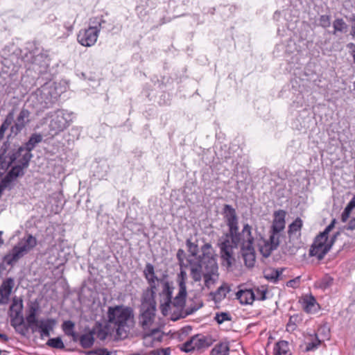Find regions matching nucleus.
Returning a JSON list of instances; mask_svg holds the SVG:
<instances>
[{"label": "nucleus", "instance_id": "nucleus-1", "mask_svg": "<svg viewBox=\"0 0 355 355\" xmlns=\"http://www.w3.org/2000/svg\"><path fill=\"white\" fill-rule=\"evenodd\" d=\"M187 275L185 270L181 269L178 275L179 291L177 295L172 301L173 287L166 280H162V291L159 293V308L162 313L166 316L171 315L173 320H177L181 318L193 313L202 306L201 301L195 302V304L185 306L187 297L186 280Z\"/></svg>", "mask_w": 355, "mask_h": 355}, {"label": "nucleus", "instance_id": "nucleus-2", "mask_svg": "<svg viewBox=\"0 0 355 355\" xmlns=\"http://www.w3.org/2000/svg\"><path fill=\"white\" fill-rule=\"evenodd\" d=\"M225 220L230 227V234H227L220 243L221 258L230 266L234 261L235 250L240 246V252L244 258V242L241 241V235L238 233L237 218L234 209L226 205L224 207Z\"/></svg>", "mask_w": 355, "mask_h": 355}, {"label": "nucleus", "instance_id": "nucleus-3", "mask_svg": "<svg viewBox=\"0 0 355 355\" xmlns=\"http://www.w3.org/2000/svg\"><path fill=\"white\" fill-rule=\"evenodd\" d=\"M107 324L115 329L116 335L125 338L135 326V314L132 307L125 305L109 306Z\"/></svg>", "mask_w": 355, "mask_h": 355}, {"label": "nucleus", "instance_id": "nucleus-4", "mask_svg": "<svg viewBox=\"0 0 355 355\" xmlns=\"http://www.w3.org/2000/svg\"><path fill=\"white\" fill-rule=\"evenodd\" d=\"M200 261L204 265V285L208 289L211 288L218 281V266L214 250L209 243H205L201 248Z\"/></svg>", "mask_w": 355, "mask_h": 355}, {"label": "nucleus", "instance_id": "nucleus-5", "mask_svg": "<svg viewBox=\"0 0 355 355\" xmlns=\"http://www.w3.org/2000/svg\"><path fill=\"white\" fill-rule=\"evenodd\" d=\"M38 311V304H32L29 306L26 316L27 325L33 332L38 331L41 338L49 337L51 331L53 330L57 324V321L53 318L37 320Z\"/></svg>", "mask_w": 355, "mask_h": 355}, {"label": "nucleus", "instance_id": "nucleus-6", "mask_svg": "<svg viewBox=\"0 0 355 355\" xmlns=\"http://www.w3.org/2000/svg\"><path fill=\"white\" fill-rule=\"evenodd\" d=\"M335 223L336 220L334 219L324 230L315 238L309 250L310 256L316 257L318 260H322L331 250L337 236L339 234L337 232L330 239L328 238V234L334 227Z\"/></svg>", "mask_w": 355, "mask_h": 355}, {"label": "nucleus", "instance_id": "nucleus-7", "mask_svg": "<svg viewBox=\"0 0 355 355\" xmlns=\"http://www.w3.org/2000/svg\"><path fill=\"white\" fill-rule=\"evenodd\" d=\"M37 245V239L31 234H27L19 240L11 251L6 255L4 260L8 265H13L28 254Z\"/></svg>", "mask_w": 355, "mask_h": 355}, {"label": "nucleus", "instance_id": "nucleus-8", "mask_svg": "<svg viewBox=\"0 0 355 355\" xmlns=\"http://www.w3.org/2000/svg\"><path fill=\"white\" fill-rule=\"evenodd\" d=\"M105 21L103 17H96L89 19V26L79 31L77 35L78 42L83 46H94L98 37L101 24Z\"/></svg>", "mask_w": 355, "mask_h": 355}, {"label": "nucleus", "instance_id": "nucleus-9", "mask_svg": "<svg viewBox=\"0 0 355 355\" xmlns=\"http://www.w3.org/2000/svg\"><path fill=\"white\" fill-rule=\"evenodd\" d=\"M245 240L248 243V245H245V266L252 268L256 261L254 246L259 245V241L262 237L256 229H253L248 225H245Z\"/></svg>", "mask_w": 355, "mask_h": 355}, {"label": "nucleus", "instance_id": "nucleus-10", "mask_svg": "<svg viewBox=\"0 0 355 355\" xmlns=\"http://www.w3.org/2000/svg\"><path fill=\"white\" fill-rule=\"evenodd\" d=\"M215 342V339L209 335L196 334L184 343L180 349L185 352L201 350L209 347Z\"/></svg>", "mask_w": 355, "mask_h": 355}, {"label": "nucleus", "instance_id": "nucleus-11", "mask_svg": "<svg viewBox=\"0 0 355 355\" xmlns=\"http://www.w3.org/2000/svg\"><path fill=\"white\" fill-rule=\"evenodd\" d=\"M42 139V137L40 135H32L28 141L26 143L24 148L20 147L15 153L12 154L8 164H11L15 159H16L17 155L18 157L22 156V160L21 162L24 166L28 165V162L32 157L31 151L35 147L36 144L41 142Z\"/></svg>", "mask_w": 355, "mask_h": 355}, {"label": "nucleus", "instance_id": "nucleus-12", "mask_svg": "<svg viewBox=\"0 0 355 355\" xmlns=\"http://www.w3.org/2000/svg\"><path fill=\"white\" fill-rule=\"evenodd\" d=\"M49 128L55 134L63 131L72 121V114L64 110H58L51 114Z\"/></svg>", "mask_w": 355, "mask_h": 355}, {"label": "nucleus", "instance_id": "nucleus-13", "mask_svg": "<svg viewBox=\"0 0 355 355\" xmlns=\"http://www.w3.org/2000/svg\"><path fill=\"white\" fill-rule=\"evenodd\" d=\"M157 309H140L138 315V325L142 331L159 327L157 325Z\"/></svg>", "mask_w": 355, "mask_h": 355}, {"label": "nucleus", "instance_id": "nucleus-14", "mask_svg": "<svg viewBox=\"0 0 355 355\" xmlns=\"http://www.w3.org/2000/svg\"><path fill=\"white\" fill-rule=\"evenodd\" d=\"M164 333L159 327L141 331L143 345L146 347H154L163 340Z\"/></svg>", "mask_w": 355, "mask_h": 355}, {"label": "nucleus", "instance_id": "nucleus-15", "mask_svg": "<svg viewBox=\"0 0 355 355\" xmlns=\"http://www.w3.org/2000/svg\"><path fill=\"white\" fill-rule=\"evenodd\" d=\"M270 234L269 239L260 247V252L264 257H268L278 248L280 242V232L270 230Z\"/></svg>", "mask_w": 355, "mask_h": 355}, {"label": "nucleus", "instance_id": "nucleus-16", "mask_svg": "<svg viewBox=\"0 0 355 355\" xmlns=\"http://www.w3.org/2000/svg\"><path fill=\"white\" fill-rule=\"evenodd\" d=\"M30 112L26 109H21L14 124L10 127L11 134L18 135L30 121Z\"/></svg>", "mask_w": 355, "mask_h": 355}, {"label": "nucleus", "instance_id": "nucleus-17", "mask_svg": "<svg viewBox=\"0 0 355 355\" xmlns=\"http://www.w3.org/2000/svg\"><path fill=\"white\" fill-rule=\"evenodd\" d=\"M155 288L148 287L141 295L140 309H156L157 303L155 301Z\"/></svg>", "mask_w": 355, "mask_h": 355}, {"label": "nucleus", "instance_id": "nucleus-18", "mask_svg": "<svg viewBox=\"0 0 355 355\" xmlns=\"http://www.w3.org/2000/svg\"><path fill=\"white\" fill-rule=\"evenodd\" d=\"M11 156H12V155L8 157L7 161H5L7 166H10L15 161L17 162V164L12 166L11 170L9 171V173L5 177V180L7 181H11V180L15 179L16 178H17L18 176L23 175V169L28 166V165L24 166L21 164V161L22 160V156L18 157L17 155V159H15L11 164H9L8 162H9L10 157Z\"/></svg>", "mask_w": 355, "mask_h": 355}, {"label": "nucleus", "instance_id": "nucleus-19", "mask_svg": "<svg viewBox=\"0 0 355 355\" xmlns=\"http://www.w3.org/2000/svg\"><path fill=\"white\" fill-rule=\"evenodd\" d=\"M286 213L282 209L275 211L272 224L270 230L276 232H282L285 228V218Z\"/></svg>", "mask_w": 355, "mask_h": 355}, {"label": "nucleus", "instance_id": "nucleus-20", "mask_svg": "<svg viewBox=\"0 0 355 355\" xmlns=\"http://www.w3.org/2000/svg\"><path fill=\"white\" fill-rule=\"evenodd\" d=\"M13 286L14 280L12 278H8L3 282L0 286V304H6L8 302Z\"/></svg>", "mask_w": 355, "mask_h": 355}, {"label": "nucleus", "instance_id": "nucleus-21", "mask_svg": "<svg viewBox=\"0 0 355 355\" xmlns=\"http://www.w3.org/2000/svg\"><path fill=\"white\" fill-rule=\"evenodd\" d=\"M266 291L264 288H255L253 289L245 288V304H252L255 300H263L266 299Z\"/></svg>", "mask_w": 355, "mask_h": 355}, {"label": "nucleus", "instance_id": "nucleus-22", "mask_svg": "<svg viewBox=\"0 0 355 355\" xmlns=\"http://www.w3.org/2000/svg\"><path fill=\"white\" fill-rule=\"evenodd\" d=\"M23 309V302L21 300H19L15 297L12 300V303L10 306V310L15 313V319L12 321V325L16 327L17 325H21L23 323L24 319L23 317L21 316L19 318L18 317L21 315Z\"/></svg>", "mask_w": 355, "mask_h": 355}, {"label": "nucleus", "instance_id": "nucleus-23", "mask_svg": "<svg viewBox=\"0 0 355 355\" xmlns=\"http://www.w3.org/2000/svg\"><path fill=\"white\" fill-rule=\"evenodd\" d=\"M190 275L196 282H200L203 275L204 265L200 259L197 261H189Z\"/></svg>", "mask_w": 355, "mask_h": 355}, {"label": "nucleus", "instance_id": "nucleus-24", "mask_svg": "<svg viewBox=\"0 0 355 355\" xmlns=\"http://www.w3.org/2000/svg\"><path fill=\"white\" fill-rule=\"evenodd\" d=\"M144 275L149 284L148 287L150 288H157L156 282H159L161 284V281L162 280L158 279L156 276L154 266L150 263H146L144 270Z\"/></svg>", "mask_w": 355, "mask_h": 355}, {"label": "nucleus", "instance_id": "nucleus-25", "mask_svg": "<svg viewBox=\"0 0 355 355\" xmlns=\"http://www.w3.org/2000/svg\"><path fill=\"white\" fill-rule=\"evenodd\" d=\"M95 329L82 334L78 338L80 345L85 349L90 348L94 343Z\"/></svg>", "mask_w": 355, "mask_h": 355}, {"label": "nucleus", "instance_id": "nucleus-26", "mask_svg": "<svg viewBox=\"0 0 355 355\" xmlns=\"http://www.w3.org/2000/svg\"><path fill=\"white\" fill-rule=\"evenodd\" d=\"M302 220L300 218H297L291 225L288 226V234L290 238L292 237H300L301 235V229L302 227Z\"/></svg>", "mask_w": 355, "mask_h": 355}, {"label": "nucleus", "instance_id": "nucleus-27", "mask_svg": "<svg viewBox=\"0 0 355 355\" xmlns=\"http://www.w3.org/2000/svg\"><path fill=\"white\" fill-rule=\"evenodd\" d=\"M275 355H291L288 347V343L285 340H280L276 343L274 347Z\"/></svg>", "mask_w": 355, "mask_h": 355}, {"label": "nucleus", "instance_id": "nucleus-28", "mask_svg": "<svg viewBox=\"0 0 355 355\" xmlns=\"http://www.w3.org/2000/svg\"><path fill=\"white\" fill-rule=\"evenodd\" d=\"M283 270V268H268L263 272L264 277L272 282H277Z\"/></svg>", "mask_w": 355, "mask_h": 355}, {"label": "nucleus", "instance_id": "nucleus-29", "mask_svg": "<svg viewBox=\"0 0 355 355\" xmlns=\"http://www.w3.org/2000/svg\"><path fill=\"white\" fill-rule=\"evenodd\" d=\"M14 119V112H10L7 115L2 123L1 127H0V142L4 137V134L6 130L10 127V125L12 124Z\"/></svg>", "mask_w": 355, "mask_h": 355}, {"label": "nucleus", "instance_id": "nucleus-30", "mask_svg": "<svg viewBox=\"0 0 355 355\" xmlns=\"http://www.w3.org/2000/svg\"><path fill=\"white\" fill-rule=\"evenodd\" d=\"M317 303L312 296H306L303 300V307L306 312L312 313L316 311Z\"/></svg>", "mask_w": 355, "mask_h": 355}, {"label": "nucleus", "instance_id": "nucleus-31", "mask_svg": "<svg viewBox=\"0 0 355 355\" xmlns=\"http://www.w3.org/2000/svg\"><path fill=\"white\" fill-rule=\"evenodd\" d=\"M229 352V346L226 343H219L211 349L210 355H227Z\"/></svg>", "mask_w": 355, "mask_h": 355}, {"label": "nucleus", "instance_id": "nucleus-32", "mask_svg": "<svg viewBox=\"0 0 355 355\" xmlns=\"http://www.w3.org/2000/svg\"><path fill=\"white\" fill-rule=\"evenodd\" d=\"M229 291L230 288L226 284H223L214 293V299L215 300H221L226 297V295Z\"/></svg>", "mask_w": 355, "mask_h": 355}, {"label": "nucleus", "instance_id": "nucleus-33", "mask_svg": "<svg viewBox=\"0 0 355 355\" xmlns=\"http://www.w3.org/2000/svg\"><path fill=\"white\" fill-rule=\"evenodd\" d=\"M46 345L54 349H62L64 348V345L60 337L50 338L47 341Z\"/></svg>", "mask_w": 355, "mask_h": 355}, {"label": "nucleus", "instance_id": "nucleus-34", "mask_svg": "<svg viewBox=\"0 0 355 355\" xmlns=\"http://www.w3.org/2000/svg\"><path fill=\"white\" fill-rule=\"evenodd\" d=\"M333 26L334 28V34L336 32H345L347 27L346 23L343 19H336L333 23Z\"/></svg>", "mask_w": 355, "mask_h": 355}, {"label": "nucleus", "instance_id": "nucleus-35", "mask_svg": "<svg viewBox=\"0 0 355 355\" xmlns=\"http://www.w3.org/2000/svg\"><path fill=\"white\" fill-rule=\"evenodd\" d=\"M333 283V278L330 276H324L320 280L316 282V286L322 289H326L329 287Z\"/></svg>", "mask_w": 355, "mask_h": 355}, {"label": "nucleus", "instance_id": "nucleus-36", "mask_svg": "<svg viewBox=\"0 0 355 355\" xmlns=\"http://www.w3.org/2000/svg\"><path fill=\"white\" fill-rule=\"evenodd\" d=\"M311 336L312 338L310 342L307 343L306 346V352L311 351V350L316 349L320 345V343H321V341L318 339L316 334H315L313 336V337L312 336Z\"/></svg>", "mask_w": 355, "mask_h": 355}, {"label": "nucleus", "instance_id": "nucleus-37", "mask_svg": "<svg viewBox=\"0 0 355 355\" xmlns=\"http://www.w3.org/2000/svg\"><path fill=\"white\" fill-rule=\"evenodd\" d=\"M74 327L75 324L71 320L64 321L62 325V330L67 336L69 334H73Z\"/></svg>", "mask_w": 355, "mask_h": 355}, {"label": "nucleus", "instance_id": "nucleus-38", "mask_svg": "<svg viewBox=\"0 0 355 355\" xmlns=\"http://www.w3.org/2000/svg\"><path fill=\"white\" fill-rule=\"evenodd\" d=\"M188 251L191 253L192 256H196L198 252V245L192 243L190 239H187L186 242Z\"/></svg>", "mask_w": 355, "mask_h": 355}, {"label": "nucleus", "instance_id": "nucleus-39", "mask_svg": "<svg viewBox=\"0 0 355 355\" xmlns=\"http://www.w3.org/2000/svg\"><path fill=\"white\" fill-rule=\"evenodd\" d=\"M215 320L218 324H222L225 321L230 320L231 318L227 313L221 312L216 314Z\"/></svg>", "mask_w": 355, "mask_h": 355}, {"label": "nucleus", "instance_id": "nucleus-40", "mask_svg": "<svg viewBox=\"0 0 355 355\" xmlns=\"http://www.w3.org/2000/svg\"><path fill=\"white\" fill-rule=\"evenodd\" d=\"M171 351V350L170 347L158 349L150 352L149 355H170Z\"/></svg>", "mask_w": 355, "mask_h": 355}, {"label": "nucleus", "instance_id": "nucleus-41", "mask_svg": "<svg viewBox=\"0 0 355 355\" xmlns=\"http://www.w3.org/2000/svg\"><path fill=\"white\" fill-rule=\"evenodd\" d=\"M93 329H95V335H96L100 340H103L106 338L107 334L106 331L101 327H98L96 328H94Z\"/></svg>", "mask_w": 355, "mask_h": 355}, {"label": "nucleus", "instance_id": "nucleus-42", "mask_svg": "<svg viewBox=\"0 0 355 355\" xmlns=\"http://www.w3.org/2000/svg\"><path fill=\"white\" fill-rule=\"evenodd\" d=\"M319 22L320 26L324 28L329 27L330 26V17L328 15H321L319 19Z\"/></svg>", "mask_w": 355, "mask_h": 355}, {"label": "nucleus", "instance_id": "nucleus-43", "mask_svg": "<svg viewBox=\"0 0 355 355\" xmlns=\"http://www.w3.org/2000/svg\"><path fill=\"white\" fill-rule=\"evenodd\" d=\"M88 355H112V353L106 349H98L94 351H90L87 353Z\"/></svg>", "mask_w": 355, "mask_h": 355}, {"label": "nucleus", "instance_id": "nucleus-44", "mask_svg": "<svg viewBox=\"0 0 355 355\" xmlns=\"http://www.w3.org/2000/svg\"><path fill=\"white\" fill-rule=\"evenodd\" d=\"M296 319H297V317H293V316L290 317L288 322L287 323V325H286L287 331H293V330L295 329V328H296V324H295Z\"/></svg>", "mask_w": 355, "mask_h": 355}, {"label": "nucleus", "instance_id": "nucleus-45", "mask_svg": "<svg viewBox=\"0 0 355 355\" xmlns=\"http://www.w3.org/2000/svg\"><path fill=\"white\" fill-rule=\"evenodd\" d=\"M300 282V277H297L293 279L289 280L286 283V285L288 287L296 288L299 286Z\"/></svg>", "mask_w": 355, "mask_h": 355}, {"label": "nucleus", "instance_id": "nucleus-46", "mask_svg": "<svg viewBox=\"0 0 355 355\" xmlns=\"http://www.w3.org/2000/svg\"><path fill=\"white\" fill-rule=\"evenodd\" d=\"M347 47L349 50V53L352 56L353 61L355 64V44L354 43H349Z\"/></svg>", "mask_w": 355, "mask_h": 355}, {"label": "nucleus", "instance_id": "nucleus-47", "mask_svg": "<svg viewBox=\"0 0 355 355\" xmlns=\"http://www.w3.org/2000/svg\"><path fill=\"white\" fill-rule=\"evenodd\" d=\"M347 230H354L355 229V217L352 218L347 225Z\"/></svg>", "mask_w": 355, "mask_h": 355}, {"label": "nucleus", "instance_id": "nucleus-48", "mask_svg": "<svg viewBox=\"0 0 355 355\" xmlns=\"http://www.w3.org/2000/svg\"><path fill=\"white\" fill-rule=\"evenodd\" d=\"M352 36L355 39V19H352L351 32Z\"/></svg>", "mask_w": 355, "mask_h": 355}, {"label": "nucleus", "instance_id": "nucleus-49", "mask_svg": "<svg viewBox=\"0 0 355 355\" xmlns=\"http://www.w3.org/2000/svg\"><path fill=\"white\" fill-rule=\"evenodd\" d=\"M349 215H350V214L347 213L343 211V212L342 213V215H341L342 221L344 223L346 222L347 220V219L349 218Z\"/></svg>", "mask_w": 355, "mask_h": 355}, {"label": "nucleus", "instance_id": "nucleus-50", "mask_svg": "<svg viewBox=\"0 0 355 355\" xmlns=\"http://www.w3.org/2000/svg\"><path fill=\"white\" fill-rule=\"evenodd\" d=\"M347 206H349V207H351V209H354L355 208V196L352 198V199L349 202V203L347 204Z\"/></svg>", "mask_w": 355, "mask_h": 355}, {"label": "nucleus", "instance_id": "nucleus-51", "mask_svg": "<svg viewBox=\"0 0 355 355\" xmlns=\"http://www.w3.org/2000/svg\"><path fill=\"white\" fill-rule=\"evenodd\" d=\"M243 293H244V291H243V290H242V289H240V290L236 293V294L237 299H239V300H240V302H241V304H243V301L241 300V297L242 295L243 294Z\"/></svg>", "mask_w": 355, "mask_h": 355}, {"label": "nucleus", "instance_id": "nucleus-52", "mask_svg": "<svg viewBox=\"0 0 355 355\" xmlns=\"http://www.w3.org/2000/svg\"><path fill=\"white\" fill-rule=\"evenodd\" d=\"M0 339L3 342H6L8 340V336L3 334H0Z\"/></svg>", "mask_w": 355, "mask_h": 355}, {"label": "nucleus", "instance_id": "nucleus-53", "mask_svg": "<svg viewBox=\"0 0 355 355\" xmlns=\"http://www.w3.org/2000/svg\"><path fill=\"white\" fill-rule=\"evenodd\" d=\"M69 336L72 337L73 341L78 340V334L73 331V334H69Z\"/></svg>", "mask_w": 355, "mask_h": 355}, {"label": "nucleus", "instance_id": "nucleus-54", "mask_svg": "<svg viewBox=\"0 0 355 355\" xmlns=\"http://www.w3.org/2000/svg\"><path fill=\"white\" fill-rule=\"evenodd\" d=\"M65 27L69 32H71L73 29V24L65 25Z\"/></svg>", "mask_w": 355, "mask_h": 355}, {"label": "nucleus", "instance_id": "nucleus-55", "mask_svg": "<svg viewBox=\"0 0 355 355\" xmlns=\"http://www.w3.org/2000/svg\"><path fill=\"white\" fill-rule=\"evenodd\" d=\"M352 211V209H351V207H349L347 205L346 206V207L344 209V211L349 213V214H350Z\"/></svg>", "mask_w": 355, "mask_h": 355}, {"label": "nucleus", "instance_id": "nucleus-56", "mask_svg": "<svg viewBox=\"0 0 355 355\" xmlns=\"http://www.w3.org/2000/svg\"><path fill=\"white\" fill-rule=\"evenodd\" d=\"M0 355H8L6 351H2L0 349Z\"/></svg>", "mask_w": 355, "mask_h": 355}, {"label": "nucleus", "instance_id": "nucleus-57", "mask_svg": "<svg viewBox=\"0 0 355 355\" xmlns=\"http://www.w3.org/2000/svg\"><path fill=\"white\" fill-rule=\"evenodd\" d=\"M354 90L355 91V82L354 83Z\"/></svg>", "mask_w": 355, "mask_h": 355}]
</instances>
